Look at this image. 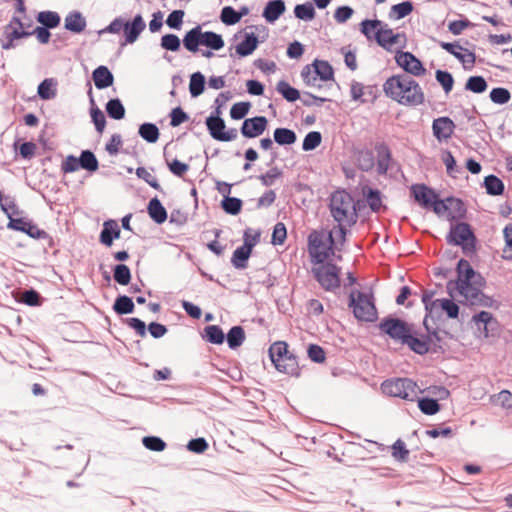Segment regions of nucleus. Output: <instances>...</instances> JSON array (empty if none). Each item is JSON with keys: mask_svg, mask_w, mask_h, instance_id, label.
I'll use <instances>...</instances> for the list:
<instances>
[{"mask_svg": "<svg viewBox=\"0 0 512 512\" xmlns=\"http://www.w3.org/2000/svg\"><path fill=\"white\" fill-rule=\"evenodd\" d=\"M285 11V3L283 0L269 1L263 11V17L267 22L276 21Z\"/></svg>", "mask_w": 512, "mask_h": 512, "instance_id": "393cba45", "label": "nucleus"}, {"mask_svg": "<svg viewBox=\"0 0 512 512\" xmlns=\"http://www.w3.org/2000/svg\"><path fill=\"white\" fill-rule=\"evenodd\" d=\"M223 210L231 215H237L242 209V201L235 197H225L222 201Z\"/></svg>", "mask_w": 512, "mask_h": 512, "instance_id": "8fccbe9b", "label": "nucleus"}, {"mask_svg": "<svg viewBox=\"0 0 512 512\" xmlns=\"http://www.w3.org/2000/svg\"><path fill=\"white\" fill-rule=\"evenodd\" d=\"M269 356L275 368L285 374L295 375L298 371L296 357L289 352L288 344L284 341H277L269 348Z\"/></svg>", "mask_w": 512, "mask_h": 512, "instance_id": "39448f33", "label": "nucleus"}, {"mask_svg": "<svg viewBox=\"0 0 512 512\" xmlns=\"http://www.w3.org/2000/svg\"><path fill=\"white\" fill-rule=\"evenodd\" d=\"M114 280L120 285H127L131 280V272L125 264L116 265L114 268Z\"/></svg>", "mask_w": 512, "mask_h": 512, "instance_id": "09e8293b", "label": "nucleus"}, {"mask_svg": "<svg viewBox=\"0 0 512 512\" xmlns=\"http://www.w3.org/2000/svg\"><path fill=\"white\" fill-rule=\"evenodd\" d=\"M143 445L151 451H163L166 448V443L159 437L146 436L142 440Z\"/></svg>", "mask_w": 512, "mask_h": 512, "instance_id": "864d4df0", "label": "nucleus"}, {"mask_svg": "<svg viewBox=\"0 0 512 512\" xmlns=\"http://www.w3.org/2000/svg\"><path fill=\"white\" fill-rule=\"evenodd\" d=\"M91 118L98 133H103L106 126V118L99 108L91 109Z\"/></svg>", "mask_w": 512, "mask_h": 512, "instance_id": "bf43d9fd", "label": "nucleus"}, {"mask_svg": "<svg viewBox=\"0 0 512 512\" xmlns=\"http://www.w3.org/2000/svg\"><path fill=\"white\" fill-rule=\"evenodd\" d=\"M377 151V172L378 174H386L391 163V152L386 145H378Z\"/></svg>", "mask_w": 512, "mask_h": 512, "instance_id": "bb28decb", "label": "nucleus"}, {"mask_svg": "<svg viewBox=\"0 0 512 512\" xmlns=\"http://www.w3.org/2000/svg\"><path fill=\"white\" fill-rule=\"evenodd\" d=\"M455 124L449 117H439L433 121V135L438 141L449 139L454 133Z\"/></svg>", "mask_w": 512, "mask_h": 512, "instance_id": "6ab92c4d", "label": "nucleus"}, {"mask_svg": "<svg viewBox=\"0 0 512 512\" xmlns=\"http://www.w3.org/2000/svg\"><path fill=\"white\" fill-rule=\"evenodd\" d=\"M205 77L200 72H195L190 77L189 90L193 97L201 95L204 91Z\"/></svg>", "mask_w": 512, "mask_h": 512, "instance_id": "f704fd0d", "label": "nucleus"}, {"mask_svg": "<svg viewBox=\"0 0 512 512\" xmlns=\"http://www.w3.org/2000/svg\"><path fill=\"white\" fill-rule=\"evenodd\" d=\"M206 126L211 137L218 141L229 142L235 140L238 136V131L235 128L225 130V122L219 117V114L208 117L206 119Z\"/></svg>", "mask_w": 512, "mask_h": 512, "instance_id": "9b49d317", "label": "nucleus"}, {"mask_svg": "<svg viewBox=\"0 0 512 512\" xmlns=\"http://www.w3.org/2000/svg\"><path fill=\"white\" fill-rule=\"evenodd\" d=\"M95 86L104 89L113 84L114 77L106 66L97 67L92 74Z\"/></svg>", "mask_w": 512, "mask_h": 512, "instance_id": "b1692460", "label": "nucleus"}, {"mask_svg": "<svg viewBox=\"0 0 512 512\" xmlns=\"http://www.w3.org/2000/svg\"><path fill=\"white\" fill-rule=\"evenodd\" d=\"M38 95L45 100L54 98L56 95L55 82L53 79H45L38 86Z\"/></svg>", "mask_w": 512, "mask_h": 512, "instance_id": "79ce46f5", "label": "nucleus"}, {"mask_svg": "<svg viewBox=\"0 0 512 512\" xmlns=\"http://www.w3.org/2000/svg\"><path fill=\"white\" fill-rule=\"evenodd\" d=\"M184 17L182 10L173 11L167 18L166 23L171 29H180Z\"/></svg>", "mask_w": 512, "mask_h": 512, "instance_id": "774afa93", "label": "nucleus"}, {"mask_svg": "<svg viewBox=\"0 0 512 512\" xmlns=\"http://www.w3.org/2000/svg\"><path fill=\"white\" fill-rule=\"evenodd\" d=\"M205 336L210 343L222 344L224 341V333L217 325H209L205 329Z\"/></svg>", "mask_w": 512, "mask_h": 512, "instance_id": "a18cd8bd", "label": "nucleus"}, {"mask_svg": "<svg viewBox=\"0 0 512 512\" xmlns=\"http://www.w3.org/2000/svg\"><path fill=\"white\" fill-rule=\"evenodd\" d=\"M355 163L362 171H370L375 166L374 154L370 150H359L355 155Z\"/></svg>", "mask_w": 512, "mask_h": 512, "instance_id": "cd10ccee", "label": "nucleus"}, {"mask_svg": "<svg viewBox=\"0 0 512 512\" xmlns=\"http://www.w3.org/2000/svg\"><path fill=\"white\" fill-rule=\"evenodd\" d=\"M505 246L503 248V258L512 259V224H508L504 230Z\"/></svg>", "mask_w": 512, "mask_h": 512, "instance_id": "13d9d810", "label": "nucleus"}, {"mask_svg": "<svg viewBox=\"0 0 512 512\" xmlns=\"http://www.w3.org/2000/svg\"><path fill=\"white\" fill-rule=\"evenodd\" d=\"M412 193L415 200L426 209L433 205V202L437 197V194L425 185H414L412 187Z\"/></svg>", "mask_w": 512, "mask_h": 512, "instance_id": "412c9836", "label": "nucleus"}, {"mask_svg": "<svg viewBox=\"0 0 512 512\" xmlns=\"http://www.w3.org/2000/svg\"><path fill=\"white\" fill-rule=\"evenodd\" d=\"M312 273L321 287L326 291H333L340 287L341 269L332 263H313Z\"/></svg>", "mask_w": 512, "mask_h": 512, "instance_id": "0eeeda50", "label": "nucleus"}, {"mask_svg": "<svg viewBox=\"0 0 512 512\" xmlns=\"http://www.w3.org/2000/svg\"><path fill=\"white\" fill-rule=\"evenodd\" d=\"M276 89L289 102H294L300 97L299 91L291 87L286 81H279Z\"/></svg>", "mask_w": 512, "mask_h": 512, "instance_id": "ea45409f", "label": "nucleus"}, {"mask_svg": "<svg viewBox=\"0 0 512 512\" xmlns=\"http://www.w3.org/2000/svg\"><path fill=\"white\" fill-rule=\"evenodd\" d=\"M294 14L298 19L309 21L314 18L315 11L311 3L299 4L294 8Z\"/></svg>", "mask_w": 512, "mask_h": 512, "instance_id": "de8ad7c7", "label": "nucleus"}, {"mask_svg": "<svg viewBox=\"0 0 512 512\" xmlns=\"http://www.w3.org/2000/svg\"><path fill=\"white\" fill-rule=\"evenodd\" d=\"M423 302L425 303L426 309H430V311L441 309L449 318L458 317L459 306L451 299L443 298L431 301V297L425 294L423 296Z\"/></svg>", "mask_w": 512, "mask_h": 512, "instance_id": "2eb2a0df", "label": "nucleus"}, {"mask_svg": "<svg viewBox=\"0 0 512 512\" xmlns=\"http://www.w3.org/2000/svg\"><path fill=\"white\" fill-rule=\"evenodd\" d=\"M461 206V202L459 200L453 199V198H447L446 200H440L438 199V196L436 197L435 201L433 202V205L430 207L433 209V211L439 215V216H446L449 219H454L455 216L451 214L450 208L451 206Z\"/></svg>", "mask_w": 512, "mask_h": 512, "instance_id": "5701e85b", "label": "nucleus"}, {"mask_svg": "<svg viewBox=\"0 0 512 512\" xmlns=\"http://www.w3.org/2000/svg\"><path fill=\"white\" fill-rule=\"evenodd\" d=\"M436 80L440 83L446 93H449L452 90L454 80L449 72L437 70Z\"/></svg>", "mask_w": 512, "mask_h": 512, "instance_id": "4d7b16f0", "label": "nucleus"}, {"mask_svg": "<svg viewBox=\"0 0 512 512\" xmlns=\"http://www.w3.org/2000/svg\"><path fill=\"white\" fill-rule=\"evenodd\" d=\"M118 314L132 313L134 310V303L128 296H119L113 306Z\"/></svg>", "mask_w": 512, "mask_h": 512, "instance_id": "37998d69", "label": "nucleus"}, {"mask_svg": "<svg viewBox=\"0 0 512 512\" xmlns=\"http://www.w3.org/2000/svg\"><path fill=\"white\" fill-rule=\"evenodd\" d=\"M139 135L149 143H155L159 138V129L155 124L144 123L139 127Z\"/></svg>", "mask_w": 512, "mask_h": 512, "instance_id": "473e14b6", "label": "nucleus"}, {"mask_svg": "<svg viewBox=\"0 0 512 512\" xmlns=\"http://www.w3.org/2000/svg\"><path fill=\"white\" fill-rule=\"evenodd\" d=\"M287 237L286 227L283 223L279 222L274 226L272 233V243L274 245H282Z\"/></svg>", "mask_w": 512, "mask_h": 512, "instance_id": "e2e57ef3", "label": "nucleus"}, {"mask_svg": "<svg viewBox=\"0 0 512 512\" xmlns=\"http://www.w3.org/2000/svg\"><path fill=\"white\" fill-rule=\"evenodd\" d=\"M161 45L167 50L176 51L180 47V40L175 34H165L162 37Z\"/></svg>", "mask_w": 512, "mask_h": 512, "instance_id": "338daca9", "label": "nucleus"}, {"mask_svg": "<svg viewBox=\"0 0 512 512\" xmlns=\"http://www.w3.org/2000/svg\"><path fill=\"white\" fill-rule=\"evenodd\" d=\"M148 214L156 223L161 224L167 219V212L159 199L153 198L148 204Z\"/></svg>", "mask_w": 512, "mask_h": 512, "instance_id": "c85d7f7f", "label": "nucleus"}, {"mask_svg": "<svg viewBox=\"0 0 512 512\" xmlns=\"http://www.w3.org/2000/svg\"><path fill=\"white\" fill-rule=\"evenodd\" d=\"M376 42L385 50L390 52H402L406 47L407 39L405 34H373Z\"/></svg>", "mask_w": 512, "mask_h": 512, "instance_id": "4468645a", "label": "nucleus"}, {"mask_svg": "<svg viewBox=\"0 0 512 512\" xmlns=\"http://www.w3.org/2000/svg\"><path fill=\"white\" fill-rule=\"evenodd\" d=\"M350 92L352 99L360 101L361 103H365L376 98L375 86H365L359 82H352Z\"/></svg>", "mask_w": 512, "mask_h": 512, "instance_id": "aec40b11", "label": "nucleus"}, {"mask_svg": "<svg viewBox=\"0 0 512 512\" xmlns=\"http://www.w3.org/2000/svg\"><path fill=\"white\" fill-rule=\"evenodd\" d=\"M418 407L426 415H434L440 410L437 400L432 398H422L418 401Z\"/></svg>", "mask_w": 512, "mask_h": 512, "instance_id": "49530a36", "label": "nucleus"}, {"mask_svg": "<svg viewBox=\"0 0 512 512\" xmlns=\"http://www.w3.org/2000/svg\"><path fill=\"white\" fill-rule=\"evenodd\" d=\"M136 174L139 178L143 179L145 182H147L151 187H153L156 190H160V184L156 177L148 171L145 167H139L136 170Z\"/></svg>", "mask_w": 512, "mask_h": 512, "instance_id": "052dcab7", "label": "nucleus"}, {"mask_svg": "<svg viewBox=\"0 0 512 512\" xmlns=\"http://www.w3.org/2000/svg\"><path fill=\"white\" fill-rule=\"evenodd\" d=\"M297 137L294 131L287 128H277L274 131V140L279 145H291Z\"/></svg>", "mask_w": 512, "mask_h": 512, "instance_id": "2f4dec72", "label": "nucleus"}, {"mask_svg": "<svg viewBox=\"0 0 512 512\" xmlns=\"http://www.w3.org/2000/svg\"><path fill=\"white\" fill-rule=\"evenodd\" d=\"M257 43L254 34H248L246 39L236 46V52L240 56H248L256 49Z\"/></svg>", "mask_w": 512, "mask_h": 512, "instance_id": "72a5a7b5", "label": "nucleus"}, {"mask_svg": "<svg viewBox=\"0 0 512 512\" xmlns=\"http://www.w3.org/2000/svg\"><path fill=\"white\" fill-rule=\"evenodd\" d=\"M492 401L505 409H512V393L509 390H502L492 396Z\"/></svg>", "mask_w": 512, "mask_h": 512, "instance_id": "5fc2aeb1", "label": "nucleus"}, {"mask_svg": "<svg viewBox=\"0 0 512 512\" xmlns=\"http://www.w3.org/2000/svg\"><path fill=\"white\" fill-rule=\"evenodd\" d=\"M245 339V333L241 326H234L227 334V342L230 348L239 347Z\"/></svg>", "mask_w": 512, "mask_h": 512, "instance_id": "e433bc0d", "label": "nucleus"}, {"mask_svg": "<svg viewBox=\"0 0 512 512\" xmlns=\"http://www.w3.org/2000/svg\"><path fill=\"white\" fill-rule=\"evenodd\" d=\"M37 19L43 27H36L32 32H47L46 28H55L60 22V16L52 11L40 12Z\"/></svg>", "mask_w": 512, "mask_h": 512, "instance_id": "a878e982", "label": "nucleus"}, {"mask_svg": "<svg viewBox=\"0 0 512 512\" xmlns=\"http://www.w3.org/2000/svg\"><path fill=\"white\" fill-rule=\"evenodd\" d=\"M350 307L354 316L361 321L373 322L377 319V309L372 293L353 291L350 293Z\"/></svg>", "mask_w": 512, "mask_h": 512, "instance_id": "423d86ee", "label": "nucleus"}, {"mask_svg": "<svg viewBox=\"0 0 512 512\" xmlns=\"http://www.w3.org/2000/svg\"><path fill=\"white\" fill-rule=\"evenodd\" d=\"M86 27L85 18L81 13L74 11L65 18V28L71 32H82Z\"/></svg>", "mask_w": 512, "mask_h": 512, "instance_id": "c756f323", "label": "nucleus"}, {"mask_svg": "<svg viewBox=\"0 0 512 512\" xmlns=\"http://www.w3.org/2000/svg\"><path fill=\"white\" fill-rule=\"evenodd\" d=\"M456 281H449L447 289L452 297H461L474 305L481 300L482 279L467 260L461 259L457 265Z\"/></svg>", "mask_w": 512, "mask_h": 512, "instance_id": "f03ea898", "label": "nucleus"}, {"mask_svg": "<svg viewBox=\"0 0 512 512\" xmlns=\"http://www.w3.org/2000/svg\"><path fill=\"white\" fill-rule=\"evenodd\" d=\"M250 109V103L248 102H238L235 103L230 110V116L232 119L239 120L244 118Z\"/></svg>", "mask_w": 512, "mask_h": 512, "instance_id": "6e6d98bb", "label": "nucleus"}, {"mask_svg": "<svg viewBox=\"0 0 512 512\" xmlns=\"http://www.w3.org/2000/svg\"><path fill=\"white\" fill-rule=\"evenodd\" d=\"M395 61L404 71L413 76H423L426 73L421 61L410 52H398L395 55Z\"/></svg>", "mask_w": 512, "mask_h": 512, "instance_id": "ddd939ff", "label": "nucleus"}, {"mask_svg": "<svg viewBox=\"0 0 512 512\" xmlns=\"http://www.w3.org/2000/svg\"><path fill=\"white\" fill-rule=\"evenodd\" d=\"M79 163L81 168L91 172L96 171L99 166L95 155L89 150H85L81 153Z\"/></svg>", "mask_w": 512, "mask_h": 512, "instance_id": "58836bf2", "label": "nucleus"}, {"mask_svg": "<svg viewBox=\"0 0 512 512\" xmlns=\"http://www.w3.org/2000/svg\"><path fill=\"white\" fill-rule=\"evenodd\" d=\"M321 141H322L321 133L317 132V131H311L305 136V138L303 140L302 148L304 151L314 150L321 144Z\"/></svg>", "mask_w": 512, "mask_h": 512, "instance_id": "3c124183", "label": "nucleus"}, {"mask_svg": "<svg viewBox=\"0 0 512 512\" xmlns=\"http://www.w3.org/2000/svg\"><path fill=\"white\" fill-rule=\"evenodd\" d=\"M440 46L464 65L473 66L475 64V54L469 49L462 47L458 42H440Z\"/></svg>", "mask_w": 512, "mask_h": 512, "instance_id": "f3484780", "label": "nucleus"}, {"mask_svg": "<svg viewBox=\"0 0 512 512\" xmlns=\"http://www.w3.org/2000/svg\"><path fill=\"white\" fill-rule=\"evenodd\" d=\"M490 99L496 104H506L511 99V94L506 88H494L490 92Z\"/></svg>", "mask_w": 512, "mask_h": 512, "instance_id": "603ef678", "label": "nucleus"}, {"mask_svg": "<svg viewBox=\"0 0 512 512\" xmlns=\"http://www.w3.org/2000/svg\"><path fill=\"white\" fill-rule=\"evenodd\" d=\"M332 66L327 61L315 60L312 65H307L301 72V77L307 86H320L318 78L322 81L333 79Z\"/></svg>", "mask_w": 512, "mask_h": 512, "instance_id": "1a4fd4ad", "label": "nucleus"}, {"mask_svg": "<svg viewBox=\"0 0 512 512\" xmlns=\"http://www.w3.org/2000/svg\"><path fill=\"white\" fill-rule=\"evenodd\" d=\"M381 388L387 395L408 401H413L418 394L417 384L407 378L386 380L382 383Z\"/></svg>", "mask_w": 512, "mask_h": 512, "instance_id": "6e6552de", "label": "nucleus"}, {"mask_svg": "<svg viewBox=\"0 0 512 512\" xmlns=\"http://www.w3.org/2000/svg\"><path fill=\"white\" fill-rule=\"evenodd\" d=\"M245 243L241 247H238L232 256L231 262L235 268L244 269L247 266V260L251 255L252 248L255 245V239L249 241L248 233L244 234Z\"/></svg>", "mask_w": 512, "mask_h": 512, "instance_id": "a211bd4d", "label": "nucleus"}, {"mask_svg": "<svg viewBox=\"0 0 512 512\" xmlns=\"http://www.w3.org/2000/svg\"><path fill=\"white\" fill-rule=\"evenodd\" d=\"M383 91L388 98L404 106H419L425 101L420 84L405 74L389 77L383 84Z\"/></svg>", "mask_w": 512, "mask_h": 512, "instance_id": "f257e3e1", "label": "nucleus"}, {"mask_svg": "<svg viewBox=\"0 0 512 512\" xmlns=\"http://www.w3.org/2000/svg\"><path fill=\"white\" fill-rule=\"evenodd\" d=\"M486 191L490 195H501L504 191L502 180L494 175H489L484 180Z\"/></svg>", "mask_w": 512, "mask_h": 512, "instance_id": "c9c22d12", "label": "nucleus"}, {"mask_svg": "<svg viewBox=\"0 0 512 512\" xmlns=\"http://www.w3.org/2000/svg\"><path fill=\"white\" fill-rule=\"evenodd\" d=\"M167 165L171 173L178 177H183L189 170L188 164L183 163L177 159L167 161Z\"/></svg>", "mask_w": 512, "mask_h": 512, "instance_id": "680f3d73", "label": "nucleus"}, {"mask_svg": "<svg viewBox=\"0 0 512 512\" xmlns=\"http://www.w3.org/2000/svg\"><path fill=\"white\" fill-rule=\"evenodd\" d=\"M241 19V14L237 13L232 7H224L221 12V20L225 24H235Z\"/></svg>", "mask_w": 512, "mask_h": 512, "instance_id": "0e129e2a", "label": "nucleus"}, {"mask_svg": "<svg viewBox=\"0 0 512 512\" xmlns=\"http://www.w3.org/2000/svg\"><path fill=\"white\" fill-rule=\"evenodd\" d=\"M202 46L218 50L223 47L224 42L220 34H198Z\"/></svg>", "mask_w": 512, "mask_h": 512, "instance_id": "a19ab883", "label": "nucleus"}, {"mask_svg": "<svg viewBox=\"0 0 512 512\" xmlns=\"http://www.w3.org/2000/svg\"><path fill=\"white\" fill-rule=\"evenodd\" d=\"M409 451L405 447V443L397 440L392 446V456L400 461H405L408 458Z\"/></svg>", "mask_w": 512, "mask_h": 512, "instance_id": "69168bd1", "label": "nucleus"}, {"mask_svg": "<svg viewBox=\"0 0 512 512\" xmlns=\"http://www.w3.org/2000/svg\"><path fill=\"white\" fill-rule=\"evenodd\" d=\"M487 82L482 76H471L465 85V88L474 93H483L487 89Z\"/></svg>", "mask_w": 512, "mask_h": 512, "instance_id": "c03bdc74", "label": "nucleus"}, {"mask_svg": "<svg viewBox=\"0 0 512 512\" xmlns=\"http://www.w3.org/2000/svg\"><path fill=\"white\" fill-rule=\"evenodd\" d=\"M448 242L461 246L464 251H472L475 247V236L467 223H458L451 228Z\"/></svg>", "mask_w": 512, "mask_h": 512, "instance_id": "9d476101", "label": "nucleus"}, {"mask_svg": "<svg viewBox=\"0 0 512 512\" xmlns=\"http://www.w3.org/2000/svg\"><path fill=\"white\" fill-rule=\"evenodd\" d=\"M268 125V120L264 116H256L253 118L245 119L242 127L241 133L246 138H256L263 134Z\"/></svg>", "mask_w": 512, "mask_h": 512, "instance_id": "dca6fc26", "label": "nucleus"}, {"mask_svg": "<svg viewBox=\"0 0 512 512\" xmlns=\"http://www.w3.org/2000/svg\"><path fill=\"white\" fill-rule=\"evenodd\" d=\"M108 115L116 120H120L125 116V108L119 99H111L106 104Z\"/></svg>", "mask_w": 512, "mask_h": 512, "instance_id": "4c0bfd02", "label": "nucleus"}, {"mask_svg": "<svg viewBox=\"0 0 512 512\" xmlns=\"http://www.w3.org/2000/svg\"><path fill=\"white\" fill-rule=\"evenodd\" d=\"M379 327L381 331L389 335L392 339L401 342L402 344L405 339H407L409 333L412 330V327L406 322L395 318L384 319L380 323Z\"/></svg>", "mask_w": 512, "mask_h": 512, "instance_id": "f8f14e48", "label": "nucleus"}, {"mask_svg": "<svg viewBox=\"0 0 512 512\" xmlns=\"http://www.w3.org/2000/svg\"><path fill=\"white\" fill-rule=\"evenodd\" d=\"M120 237V228L115 220H107L103 224V229L100 233V242L110 247L113 244L114 239Z\"/></svg>", "mask_w": 512, "mask_h": 512, "instance_id": "4be33fe9", "label": "nucleus"}, {"mask_svg": "<svg viewBox=\"0 0 512 512\" xmlns=\"http://www.w3.org/2000/svg\"><path fill=\"white\" fill-rule=\"evenodd\" d=\"M329 207L334 220L338 223L334 233L343 242L345 241L346 226H351L357 221L354 199L348 192L338 190L331 195Z\"/></svg>", "mask_w": 512, "mask_h": 512, "instance_id": "7ed1b4c3", "label": "nucleus"}, {"mask_svg": "<svg viewBox=\"0 0 512 512\" xmlns=\"http://www.w3.org/2000/svg\"><path fill=\"white\" fill-rule=\"evenodd\" d=\"M403 344H407L411 350L414 352L423 355L428 352L429 345L428 342L424 339H420L414 335L413 330L409 333L407 339L403 342Z\"/></svg>", "mask_w": 512, "mask_h": 512, "instance_id": "7c9ffc66", "label": "nucleus"}, {"mask_svg": "<svg viewBox=\"0 0 512 512\" xmlns=\"http://www.w3.org/2000/svg\"><path fill=\"white\" fill-rule=\"evenodd\" d=\"M333 245V232H326L324 230L312 231L308 236V253L311 257V262H325L334 254Z\"/></svg>", "mask_w": 512, "mask_h": 512, "instance_id": "20e7f679", "label": "nucleus"}]
</instances>
